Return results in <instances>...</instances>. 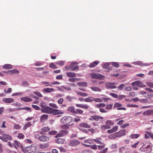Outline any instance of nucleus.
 I'll list each match as a JSON object with an SVG mask.
<instances>
[{"mask_svg": "<svg viewBox=\"0 0 153 153\" xmlns=\"http://www.w3.org/2000/svg\"><path fill=\"white\" fill-rule=\"evenodd\" d=\"M31 125V123L29 122L27 123L23 127V129L24 130L26 129L28 127L30 126Z\"/></svg>", "mask_w": 153, "mask_h": 153, "instance_id": "obj_39", "label": "nucleus"}, {"mask_svg": "<svg viewBox=\"0 0 153 153\" xmlns=\"http://www.w3.org/2000/svg\"><path fill=\"white\" fill-rule=\"evenodd\" d=\"M122 106V104L120 103H119L116 102V103L114 105V107L115 108H118L117 109V110H126V108L124 107H121Z\"/></svg>", "mask_w": 153, "mask_h": 153, "instance_id": "obj_14", "label": "nucleus"}, {"mask_svg": "<svg viewBox=\"0 0 153 153\" xmlns=\"http://www.w3.org/2000/svg\"><path fill=\"white\" fill-rule=\"evenodd\" d=\"M77 63L76 62H72L71 64V70L72 71H74L75 70L78 69L79 67L78 65H76L74 66Z\"/></svg>", "mask_w": 153, "mask_h": 153, "instance_id": "obj_15", "label": "nucleus"}, {"mask_svg": "<svg viewBox=\"0 0 153 153\" xmlns=\"http://www.w3.org/2000/svg\"><path fill=\"white\" fill-rule=\"evenodd\" d=\"M79 127L81 128V127H82L85 128H90L91 126L89 124L86 123H82L79 124Z\"/></svg>", "mask_w": 153, "mask_h": 153, "instance_id": "obj_23", "label": "nucleus"}, {"mask_svg": "<svg viewBox=\"0 0 153 153\" xmlns=\"http://www.w3.org/2000/svg\"><path fill=\"white\" fill-rule=\"evenodd\" d=\"M132 85H137L139 87H142V82L139 81H136L133 82L131 83Z\"/></svg>", "mask_w": 153, "mask_h": 153, "instance_id": "obj_22", "label": "nucleus"}, {"mask_svg": "<svg viewBox=\"0 0 153 153\" xmlns=\"http://www.w3.org/2000/svg\"><path fill=\"white\" fill-rule=\"evenodd\" d=\"M111 63H108L104 64L102 65V67L105 69H111L109 67Z\"/></svg>", "mask_w": 153, "mask_h": 153, "instance_id": "obj_32", "label": "nucleus"}, {"mask_svg": "<svg viewBox=\"0 0 153 153\" xmlns=\"http://www.w3.org/2000/svg\"><path fill=\"white\" fill-rule=\"evenodd\" d=\"M92 78L100 80L104 79L105 77L104 76L99 73H93L92 74Z\"/></svg>", "mask_w": 153, "mask_h": 153, "instance_id": "obj_6", "label": "nucleus"}, {"mask_svg": "<svg viewBox=\"0 0 153 153\" xmlns=\"http://www.w3.org/2000/svg\"><path fill=\"white\" fill-rule=\"evenodd\" d=\"M124 122V120H121L118 122L117 124V125H122Z\"/></svg>", "mask_w": 153, "mask_h": 153, "instance_id": "obj_63", "label": "nucleus"}, {"mask_svg": "<svg viewBox=\"0 0 153 153\" xmlns=\"http://www.w3.org/2000/svg\"><path fill=\"white\" fill-rule=\"evenodd\" d=\"M21 100L25 102H29L32 100V99L29 98L28 97H21Z\"/></svg>", "mask_w": 153, "mask_h": 153, "instance_id": "obj_24", "label": "nucleus"}, {"mask_svg": "<svg viewBox=\"0 0 153 153\" xmlns=\"http://www.w3.org/2000/svg\"><path fill=\"white\" fill-rule=\"evenodd\" d=\"M126 91H131L132 90L130 86H128L125 88L124 89Z\"/></svg>", "mask_w": 153, "mask_h": 153, "instance_id": "obj_60", "label": "nucleus"}, {"mask_svg": "<svg viewBox=\"0 0 153 153\" xmlns=\"http://www.w3.org/2000/svg\"><path fill=\"white\" fill-rule=\"evenodd\" d=\"M91 118L89 119V120L91 121L94 120L96 121H98L100 120H102L104 119L103 117L99 115H94L91 117Z\"/></svg>", "mask_w": 153, "mask_h": 153, "instance_id": "obj_10", "label": "nucleus"}, {"mask_svg": "<svg viewBox=\"0 0 153 153\" xmlns=\"http://www.w3.org/2000/svg\"><path fill=\"white\" fill-rule=\"evenodd\" d=\"M12 91V89L11 88H9L7 89V91L6 89H4V92L7 94H9Z\"/></svg>", "mask_w": 153, "mask_h": 153, "instance_id": "obj_52", "label": "nucleus"}, {"mask_svg": "<svg viewBox=\"0 0 153 153\" xmlns=\"http://www.w3.org/2000/svg\"><path fill=\"white\" fill-rule=\"evenodd\" d=\"M118 129V126H115L111 129L107 130V132L108 133L110 134L116 131Z\"/></svg>", "mask_w": 153, "mask_h": 153, "instance_id": "obj_20", "label": "nucleus"}, {"mask_svg": "<svg viewBox=\"0 0 153 153\" xmlns=\"http://www.w3.org/2000/svg\"><path fill=\"white\" fill-rule=\"evenodd\" d=\"M77 94L80 95L81 96L83 97H86L88 96V94L87 93H82L80 91L77 92Z\"/></svg>", "mask_w": 153, "mask_h": 153, "instance_id": "obj_38", "label": "nucleus"}, {"mask_svg": "<svg viewBox=\"0 0 153 153\" xmlns=\"http://www.w3.org/2000/svg\"><path fill=\"white\" fill-rule=\"evenodd\" d=\"M2 68L4 69H10L12 68V66L10 64H6L3 65Z\"/></svg>", "mask_w": 153, "mask_h": 153, "instance_id": "obj_29", "label": "nucleus"}, {"mask_svg": "<svg viewBox=\"0 0 153 153\" xmlns=\"http://www.w3.org/2000/svg\"><path fill=\"white\" fill-rule=\"evenodd\" d=\"M50 130V128L48 127H45L42 128L41 129L42 131L43 132H47L49 131Z\"/></svg>", "mask_w": 153, "mask_h": 153, "instance_id": "obj_34", "label": "nucleus"}, {"mask_svg": "<svg viewBox=\"0 0 153 153\" xmlns=\"http://www.w3.org/2000/svg\"><path fill=\"white\" fill-rule=\"evenodd\" d=\"M49 105L50 106L53 108H58V106L55 104L50 103L49 104Z\"/></svg>", "mask_w": 153, "mask_h": 153, "instance_id": "obj_57", "label": "nucleus"}, {"mask_svg": "<svg viewBox=\"0 0 153 153\" xmlns=\"http://www.w3.org/2000/svg\"><path fill=\"white\" fill-rule=\"evenodd\" d=\"M8 145L10 147L14 146L16 149H17L18 147L20 146V143L16 140H15L14 143L11 144V143L9 142L7 143Z\"/></svg>", "mask_w": 153, "mask_h": 153, "instance_id": "obj_11", "label": "nucleus"}, {"mask_svg": "<svg viewBox=\"0 0 153 153\" xmlns=\"http://www.w3.org/2000/svg\"><path fill=\"white\" fill-rule=\"evenodd\" d=\"M21 109V110H25L27 111H30L31 109V108L27 107H25L24 108H19L17 109V110Z\"/></svg>", "mask_w": 153, "mask_h": 153, "instance_id": "obj_45", "label": "nucleus"}, {"mask_svg": "<svg viewBox=\"0 0 153 153\" xmlns=\"http://www.w3.org/2000/svg\"><path fill=\"white\" fill-rule=\"evenodd\" d=\"M92 99L93 100L96 102H102L103 101L102 100L101 98L93 97Z\"/></svg>", "mask_w": 153, "mask_h": 153, "instance_id": "obj_37", "label": "nucleus"}, {"mask_svg": "<svg viewBox=\"0 0 153 153\" xmlns=\"http://www.w3.org/2000/svg\"><path fill=\"white\" fill-rule=\"evenodd\" d=\"M32 106L33 108L36 110H40V107L36 105H32Z\"/></svg>", "mask_w": 153, "mask_h": 153, "instance_id": "obj_53", "label": "nucleus"}, {"mask_svg": "<svg viewBox=\"0 0 153 153\" xmlns=\"http://www.w3.org/2000/svg\"><path fill=\"white\" fill-rule=\"evenodd\" d=\"M22 85L24 86H27L29 85L28 82L26 81H24L22 83Z\"/></svg>", "mask_w": 153, "mask_h": 153, "instance_id": "obj_47", "label": "nucleus"}, {"mask_svg": "<svg viewBox=\"0 0 153 153\" xmlns=\"http://www.w3.org/2000/svg\"><path fill=\"white\" fill-rule=\"evenodd\" d=\"M100 144L101 145L98 146V149L100 150L99 153H105L108 150V148H106L102 150V149L105 148L106 145L103 143L102 144Z\"/></svg>", "mask_w": 153, "mask_h": 153, "instance_id": "obj_7", "label": "nucleus"}, {"mask_svg": "<svg viewBox=\"0 0 153 153\" xmlns=\"http://www.w3.org/2000/svg\"><path fill=\"white\" fill-rule=\"evenodd\" d=\"M102 131H105L107 129H109L108 127L105 124V125H102L100 127Z\"/></svg>", "mask_w": 153, "mask_h": 153, "instance_id": "obj_43", "label": "nucleus"}, {"mask_svg": "<svg viewBox=\"0 0 153 153\" xmlns=\"http://www.w3.org/2000/svg\"><path fill=\"white\" fill-rule=\"evenodd\" d=\"M84 143H88L89 144H92L93 143V141L90 139H88L85 140L84 141Z\"/></svg>", "mask_w": 153, "mask_h": 153, "instance_id": "obj_41", "label": "nucleus"}, {"mask_svg": "<svg viewBox=\"0 0 153 153\" xmlns=\"http://www.w3.org/2000/svg\"><path fill=\"white\" fill-rule=\"evenodd\" d=\"M33 93L39 97H42V95L39 92L35 91Z\"/></svg>", "mask_w": 153, "mask_h": 153, "instance_id": "obj_54", "label": "nucleus"}, {"mask_svg": "<svg viewBox=\"0 0 153 153\" xmlns=\"http://www.w3.org/2000/svg\"><path fill=\"white\" fill-rule=\"evenodd\" d=\"M115 84V83L114 82H108L105 83V85L107 88L114 89L116 88V86L114 85Z\"/></svg>", "mask_w": 153, "mask_h": 153, "instance_id": "obj_13", "label": "nucleus"}, {"mask_svg": "<svg viewBox=\"0 0 153 153\" xmlns=\"http://www.w3.org/2000/svg\"><path fill=\"white\" fill-rule=\"evenodd\" d=\"M64 113V112L62 111L52 108L51 114H53V115H56L62 114Z\"/></svg>", "mask_w": 153, "mask_h": 153, "instance_id": "obj_9", "label": "nucleus"}, {"mask_svg": "<svg viewBox=\"0 0 153 153\" xmlns=\"http://www.w3.org/2000/svg\"><path fill=\"white\" fill-rule=\"evenodd\" d=\"M60 132L62 133L63 136L68 134V131L65 130H62Z\"/></svg>", "mask_w": 153, "mask_h": 153, "instance_id": "obj_49", "label": "nucleus"}, {"mask_svg": "<svg viewBox=\"0 0 153 153\" xmlns=\"http://www.w3.org/2000/svg\"><path fill=\"white\" fill-rule=\"evenodd\" d=\"M78 128L80 130L82 131L83 132L85 133L86 134L88 133V131L87 130L85 129H82V128L80 127H78Z\"/></svg>", "mask_w": 153, "mask_h": 153, "instance_id": "obj_59", "label": "nucleus"}, {"mask_svg": "<svg viewBox=\"0 0 153 153\" xmlns=\"http://www.w3.org/2000/svg\"><path fill=\"white\" fill-rule=\"evenodd\" d=\"M2 101L7 103H10L14 102L13 99L11 98H3L2 99Z\"/></svg>", "mask_w": 153, "mask_h": 153, "instance_id": "obj_21", "label": "nucleus"}, {"mask_svg": "<svg viewBox=\"0 0 153 153\" xmlns=\"http://www.w3.org/2000/svg\"><path fill=\"white\" fill-rule=\"evenodd\" d=\"M23 150L25 153H37L36 147L33 145L24 148Z\"/></svg>", "mask_w": 153, "mask_h": 153, "instance_id": "obj_4", "label": "nucleus"}, {"mask_svg": "<svg viewBox=\"0 0 153 153\" xmlns=\"http://www.w3.org/2000/svg\"><path fill=\"white\" fill-rule=\"evenodd\" d=\"M78 84L81 86H83L85 87H87V83L85 82H80Z\"/></svg>", "mask_w": 153, "mask_h": 153, "instance_id": "obj_50", "label": "nucleus"}, {"mask_svg": "<svg viewBox=\"0 0 153 153\" xmlns=\"http://www.w3.org/2000/svg\"><path fill=\"white\" fill-rule=\"evenodd\" d=\"M76 106L77 107H79L85 109H88L89 108V106L87 104H76Z\"/></svg>", "mask_w": 153, "mask_h": 153, "instance_id": "obj_16", "label": "nucleus"}, {"mask_svg": "<svg viewBox=\"0 0 153 153\" xmlns=\"http://www.w3.org/2000/svg\"><path fill=\"white\" fill-rule=\"evenodd\" d=\"M49 146L48 143H46L45 144H40L39 146L42 149H45L47 148Z\"/></svg>", "mask_w": 153, "mask_h": 153, "instance_id": "obj_33", "label": "nucleus"}, {"mask_svg": "<svg viewBox=\"0 0 153 153\" xmlns=\"http://www.w3.org/2000/svg\"><path fill=\"white\" fill-rule=\"evenodd\" d=\"M67 111L69 112L74 113L75 109V108L74 106H71L68 108Z\"/></svg>", "mask_w": 153, "mask_h": 153, "instance_id": "obj_30", "label": "nucleus"}, {"mask_svg": "<svg viewBox=\"0 0 153 153\" xmlns=\"http://www.w3.org/2000/svg\"><path fill=\"white\" fill-rule=\"evenodd\" d=\"M100 63V62L98 61H95L90 64L89 65V67L90 68H93L96 66L98 64Z\"/></svg>", "mask_w": 153, "mask_h": 153, "instance_id": "obj_26", "label": "nucleus"}, {"mask_svg": "<svg viewBox=\"0 0 153 153\" xmlns=\"http://www.w3.org/2000/svg\"><path fill=\"white\" fill-rule=\"evenodd\" d=\"M3 73H8V72H10V73L11 74H18L19 73V71H18L16 69H13L12 70H10L8 71L7 72L5 71H3Z\"/></svg>", "mask_w": 153, "mask_h": 153, "instance_id": "obj_28", "label": "nucleus"}, {"mask_svg": "<svg viewBox=\"0 0 153 153\" xmlns=\"http://www.w3.org/2000/svg\"><path fill=\"white\" fill-rule=\"evenodd\" d=\"M140 135L138 134H136L131 135V136L133 138H137L139 137Z\"/></svg>", "mask_w": 153, "mask_h": 153, "instance_id": "obj_61", "label": "nucleus"}, {"mask_svg": "<svg viewBox=\"0 0 153 153\" xmlns=\"http://www.w3.org/2000/svg\"><path fill=\"white\" fill-rule=\"evenodd\" d=\"M78 79L76 78H69L68 81L70 82H75L78 80Z\"/></svg>", "mask_w": 153, "mask_h": 153, "instance_id": "obj_51", "label": "nucleus"}, {"mask_svg": "<svg viewBox=\"0 0 153 153\" xmlns=\"http://www.w3.org/2000/svg\"><path fill=\"white\" fill-rule=\"evenodd\" d=\"M49 66L50 68L54 69L57 68V67L53 63H51Z\"/></svg>", "mask_w": 153, "mask_h": 153, "instance_id": "obj_58", "label": "nucleus"}, {"mask_svg": "<svg viewBox=\"0 0 153 153\" xmlns=\"http://www.w3.org/2000/svg\"><path fill=\"white\" fill-rule=\"evenodd\" d=\"M73 121V118L70 116L64 117L62 118L60 120L61 123L66 124L70 123Z\"/></svg>", "mask_w": 153, "mask_h": 153, "instance_id": "obj_5", "label": "nucleus"}, {"mask_svg": "<svg viewBox=\"0 0 153 153\" xmlns=\"http://www.w3.org/2000/svg\"><path fill=\"white\" fill-rule=\"evenodd\" d=\"M114 122L111 120H107L105 122V124L110 129L111 128V126L114 125Z\"/></svg>", "mask_w": 153, "mask_h": 153, "instance_id": "obj_19", "label": "nucleus"}, {"mask_svg": "<svg viewBox=\"0 0 153 153\" xmlns=\"http://www.w3.org/2000/svg\"><path fill=\"white\" fill-rule=\"evenodd\" d=\"M111 64L113 66L117 68L119 67L120 66L118 63L117 62H113L111 63Z\"/></svg>", "mask_w": 153, "mask_h": 153, "instance_id": "obj_48", "label": "nucleus"}, {"mask_svg": "<svg viewBox=\"0 0 153 153\" xmlns=\"http://www.w3.org/2000/svg\"><path fill=\"white\" fill-rule=\"evenodd\" d=\"M139 101L142 103H146L148 102V100L146 99H140Z\"/></svg>", "mask_w": 153, "mask_h": 153, "instance_id": "obj_62", "label": "nucleus"}, {"mask_svg": "<svg viewBox=\"0 0 153 153\" xmlns=\"http://www.w3.org/2000/svg\"><path fill=\"white\" fill-rule=\"evenodd\" d=\"M14 128L16 129H19L21 128V126L18 124H15L14 126Z\"/></svg>", "mask_w": 153, "mask_h": 153, "instance_id": "obj_55", "label": "nucleus"}, {"mask_svg": "<svg viewBox=\"0 0 153 153\" xmlns=\"http://www.w3.org/2000/svg\"><path fill=\"white\" fill-rule=\"evenodd\" d=\"M126 132L125 129L122 130L121 131L115 133V136L117 137H121L126 135Z\"/></svg>", "mask_w": 153, "mask_h": 153, "instance_id": "obj_12", "label": "nucleus"}, {"mask_svg": "<svg viewBox=\"0 0 153 153\" xmlns=\"http://www.w3.org/2000/svg\"><path fill=\"white\" fill-rule=\"evenodd\" d=\"M83 112L82 110L80 109H77L76 110H75L74 114H82Z\"/></svg>", "mask_w": 153, "mask_h": 153, "instance_id": "obj_40", "label": "nucleus"}, {"mask_svg": "<svg viewBox=\"0 0 153 153\" xmlns=\"http://www.w3.org/2000/svg\"><path fill=\"white\" fill-rule=\"evenodd\" d=\"M40 106L41 107V110L42 112L51 114L52 108L47 105L44 103L41 102L40 104Z\"/></svg>", "mask_w": 153, "mask_h": 153, "instance_id": "obj_3", "label": "nucleus"}, {"mask_svg": "<svg viewBox=\"0 0 153 153\" xmlns=\"http://www.w3.org/2000/svg\"><path fill=\"white\" fill-rule=\"evenodd\" d=\"M0 139L3 141L7 142L8 140H11L12 138L8 134H4L2 136H0Z\"/></svg>", "mask_w": 153, "mask_h": 153, "instance_id": "obj_8", "label": "nucleus"}, {"mask_svg": "<svg viewBox=\"0 0 153 153\" xmlns=\"http://www.w3.org/2000/svg\"><path fill=\"white\" fill-rule=\"evenodd\" d=\"M142 146L140 148V150L141 151L150 152L151 151L152 145L148 144L145 141H143L142 143Z\"/></svg>", "mask_w": 153, "mask_h": 153, "instance_id": "obj_2", "label": "nucleus"}, {"mask_svg": "<svg viewBox=\"0 0 153 153\" xmlns=\"http://www.w3.org/2000/svg\"><path fill=\"white\" fill-rule=\"evenodd\" d=\"M91 88L93 91H101V90L98 87H91Z\"/></svg>", "mask_w": 153, "mask_h": 153, "instance_id": "obj_42", "label": "nucleus"}, {"mask_svg": "<svg viewBox=\"0 0 153 153\" xmlns=\"http://www.w3.org/2000/svg\"><path fill=\"white\" fill-rule=\"evenodd\" d=\"M79 141L77 140H71L70 141L69 144L71 146H74L79 144Z\"/></svg>", "mask_w": 153, "mask_h": 153, "instance_id": "obj_17", "label": "nucleus"}, {"mask_svg": "<svg viewBox=\"0 0 153 153\" xmlns=\"http://www.w3.org/2000/svg\"><path fill=\"white\" fill-rule=\"evenodd\" d=\"M146 84L147 85L149 86L150 88H153V82H147Z\"/></svg>", "mask_w": 153, "mask_h": 153, "instance_id": "obj_64", "label": "nucleus"}, {"mask_svg": "<svg viewBox=\"0 0 153 153\" xmlns=\"http://www.w3.org/2000/svg\"><path fill=\"white\" fill-rule=\"evenodd\" d=\"M55 142L58 143L62 144L64 142V140L61 138H59L55 140Z\"/></svg>", "mask_w": 153, "mask_h": 153, "instance_id": "obj_35", "label": "nucleus"}, {"mask_svg": "<svg viewBox=\"0 0 153 153\" xmlns=\"http://www.w3.org/2000/svg\"><path fill=\"white\" fill-rule=\"evenodd\" d=\"M48 117V115L47 114H43L41 117L40 119V122L41 123L44 122L46 120Z\"/></svg>", "mask_w": 153, "mask_h": 153, "instance_id": "obj_18", "label": "nucleus"}, {"mask_svg": "<svg viewBox=\"0 0 153 153\" xmlns=\"http://www.w3.org/2000/svg\"><path fill=\"white\" fill-rule=\"evenodd\" d=\"M24 135L22 133H19L18 136V137L20 139H23L24 138Z\"/></svg>", "mask_w": 153, "mask_h": 153, "instance_id": "obj_56", "label": "nucleus"}, {"mask_svg": "<svg viewBox=\"0 0 153 153\" xmlns=\"http://www.w3.org/2000/svg\"><path fill=\"white\" fill-rule=\"evenodd\" d=\"M54 91V89L53 88H47L43 89V91L47 93H51Z\"/></svg>", "mask_w": 153, "mask_h": 153, "instance_id": "obj_25", "label": "nucleus"}, {"mask_svg": "<svg viewBox=\"0 0 153 153\" xmlns=\"http://www.w3.org/2000/svg\"><path fill=\"white\" fill-rule=\"evenodd\" d=\"M66 74L67 76L69 77H74L76 76L75 73L71 72H67Z\"/></svg>", "mask_w": 153, "mask_h": 153, "instance_id": "obj_27", "label": "nucleus"}, {"mask_svg": "<svg viewBox=\"0 0 153 153\" xmlns=\"http://www.w3.org/2000/svg\"><path fill=\"white\" fill-rule=\"evenodd\" d=\"M74 99V97H71L70 96H67L66 97L65 100L70 102H71L73 99Z\"/></svg>", "mask_w": 153, "mask_h": 153, "instance_id": "obj_36", "label": "nucleus"}, {"mask_svg": "<svg viewBox=\"0 0 153 153\" xmlns=\"http://www.w3.org/2000/svg\"><path fill=\"white\" fill-rule=\"evenodd\" d=\"M105 104L103 103H100L96 104L95 105V106L96 108H100L101 107H104L105 106Z\"/></svg>", "mask_w": 153, "mask_h": 153, "instance_id": "obj_31", "label": "nucleus"}, {"mask_svg": "<svg viewBox=\"0 0 153 153\" xmlns=\"http://www.w3.org/2000/svg\"><path fill=\"white\" fill-rule=\"evenodd\" d=\"M35 138L40 142H48L50 140L49 137L42 131L36 132L34 134Z\"/></svg>", "mask_w": 153, "mask_h": 153, "instance_id": "obj_1", "label": "nucleus"}, {"mask_svg": "<svg viewBox=\"0 0 153 153\" xmlns=\"http://www.w3.org/2000/svg\"><path fill=\"white\" fill-rule=\"evenodd\" d=\"M92 97H89L88 98L85 99V101L86 102H91L93 101V100L92 99Z\"/></svg>", "mask_w": 153, "mask_h": 153, "instance_id": "obj_44", "label": "nucleus"}, {"mask_svg": "<svg viewBox=\"0 0 153 153\" xmlns=\"http://www.w3.org/2000/svg\"><path fill=\"white\" fill-rule=\"evenodd\" d=\"M57 131H56L52 130L51 131H49L48 132V134L49 135H56L57 134Z\"/></svg>", "mask_w": 153, "mask_h": 153, "instance_id": "obj_46", "label": "nucleus"}]
</instances>
